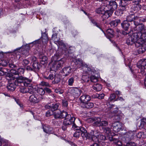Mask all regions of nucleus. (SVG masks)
I'll return each mask as SVG.
<instances>
[{
    "mask_svg": "<svg viewBox=\"0 0 146 146\" xmlns=\"http://www.w3.org/2000/svg\"><path fill=\"white\" fill-rule=\"evenodd\" d=\"M140 33H137V32L133 33L130 36L135 42L136 47H138L141 44L144 42V41L146 40V39H144V37L141 35Z\"/></svg>",
    "mask_w": 146,
    "mask_h": 146,
    "instance_id": "nucleus-1",
    "label": "nucleus"
},
{
    "mask_svg": "<svg viewBox=\"0 0 146 146\" xmlns=\"http://www.w3.org/2000/svg\"><path fill=\"white\" fill-rule=\"evenodd\" d=\"M137 23H135L134 26H132L131 28L134 31H137V33H140L141 35L144 37V39H146V34L145 33V28L144 25L139 23V21H137Z\"/></svg>",
    "mask_w": 146,
    "mask_h": 146,
    "instance_id": "nucleus-2",
    "label": "nucleus"
},
{
    "mask_svg": "<svg viewBox=\"0 0 146 146\" xmlns=\"http://www.w3.org/2000/svg\"><path fill=\"white\" fill-rule=\"evenodd\" d=\"M14 80H16L15 82H17V86H19V84H21V85H24L25 86H30L32 85V80L31 79L28 78L23 77L22 76L19 77L18 78H17L12 75Z\"/></svg>",
    "mask_w": 146,
    "mask_h": 146,
    "instance_id": "nucleus-3",
    "label": "nucleus"
},
{
    "mask_svg": "<svg viewBox=\"0 0 146 146\" xmlns=\"http://www.w3.org/2000/svg\"><path fill=\"white\" fill-rule=\"evenodd\" d=\"M7 78L8 80V84L7 86V89L10 91H14L17 86V82H15L16 80H14L12 75L11 74H8L7 76Z\"/></svg>",
    "mask_w": 146,
    "mask_h": 146,
    "instance_id": "nucleus-4",
    "label": "nucleus"
},
{
    "mask_svg": "<svg viewBox=\"0 0 146 146\" xmlns=\"http://www.w3.org/2000/svg\"><path fill=\"white\" fill-rule=\"evenodd\" d=\"M91 139L95 142H100L101 140H105L106 139V137L101 133L97 132L92 131L90 132Z\"/></svg>",
    "mask_w": 146,
    "mask_h": 146,
    "instance_id": "nucleus-5",
    "label": "nucleus"
},
{
    "mask_svg": "<svg viewBox=\"0 0 146 146\" xmlns=\"http://www.w3.org/2000/svg\"><path fill=\"white\" fill-rule=\"evenodd\" d=\"M140 20L139 17L135 16L134 14H131L127 16L126 18V21L127 22H130L131 24V28L132 26L134 25L135 23H137V21H139Z\"/></svg>",
    "mask_w": 146,
    "mask_h": 146,
    "instance_id": "nucleus-6",
    "label": "nucleus"
},
{
    "mask_svg": "<svg viewBox=\"0 0 146 146\" xmlns=\"http://www.w3.org/2000/svg\"><path fill=\"white\" fill-rule=\"evenodd\" d=\"M137 66L140 69V72L142 74L146 72V59L141 60L137 62Z\"/></svg>",
    "mask_w": 146,
    "mask_h": 146,
    "instance_id": "nucleus-7",
    "label": "nucleus"
},
{
    "mask_svg": "<svg viewBox=\"0 0 146 146\" xmlns=\"http://www.w3.org/2000/svg\"><path fill=\"white\" fill-rule=\"evenodd\" d=\"M64 119L63 121V124L65 126L72 125L74 123L75 118L73 116H72L70 114H68L64 117Z\"/></svg>",
    "mask_w": 146,
    "mask_h": 146,
    "instance_id": "nucleus-8",
    "label": "nucleus"
},
{
    "mask_svg": "<svg viewBox=\"0 0 146 146\" xmlns=\"http://www.w3.org/2000/svg\"><path fill=\"white\" fill-rule=\"evenodd\" d=\"M106 5L105 7H107L108 9L110 11L113 12V11L116 9L117 7V3L114 1L108 0L106 2Z\"/></svg>",
    "mask_w": 146,
    "mask_h": 146,
    "instance_id": "nucleus-9",
    "label": "nucleus"
},
{
    "mask_svg": "<svg viewBox=\"0 0 146 146\" xmlns=\"http://www.w3.org/2000/svg\"><path fill=\"white\" fill-rule=\"evenodd\" d=\"M64 63V61L62 59H61L59 60H56L53 63L51 68L54 71L60 69Z\"/></svg>",
    "mask_w": 146,
    "mask_h": 146,
    "instance_id": "nucleus-10",
    "label": "nucleus"
},
{
    "mask_svg": "<svg viewBox=\"0 0 146 146\" xmlns=\"http://www.w3.org/2000/svg\"><path fill=\"white\" fill-rule=\"evenodd\" d=\"M66 115L67 112L64 111H61L60 110H57L54 112V117L56 119L63 118Z\"/></svg>",
    "mask_w": 146,
    "mask_h": 146,
    "instance_id": "nucleus-11",
    "label": "nucleus"
},
{
    "mask_svg": "<svg viewBox=\"0 0 146 146\" xmlns=\"http://www.w3.org/2000/svg\"><path fill=\"white\" fill-rule=\"evenodd\" d=\"M112 127L115 132H118L121 129L122 124L119 122H115L112 124Z\"/></svg>",
    "mask_w": 146,
    "mask_h": 146,
    "instance_id": "nucleus-12",
    "label": "nucleus"
},
{
    "mask_svg": "<svg viewBox=\"0 0 146 146\" xmlns=\"http://www.w3.org/2000/svg\"><path fill=\"white\" fill-rule=\"evenodd\" d=\"M88 120L91 122H94V124L96 126H100L101 121V119L100 117L90 118L88 119Z\"/></svg>",
    "mask_w": 146,
    "mask_h": 146,
    "instance_id": "nucleus-13",
    "label": "nucleus"
},
{
    "mask_svg": "<svg viewBox=\"0 0 146 146\" xmlns=\"http://www.w3.org/2000/svg\"><path fill=\"white\" fill-rule=\"evenodd\" d=\"M82 92L81 90L77 88H74L71 89V94L75 97L79 96Z\"/></svg>",
    "mask_w": 146,
    "mask_h": 146,
    "instance_id": "nucleus-14",
    "label": "nucleus"
},
{
    "mask_svg": "<svg viewBox=\"0 0 146 146\" xmlns=\"http://www.w3.org/2000/svg\"><path fill=\"white\" fill-rule=\"evenodd\" d=\"M29 100L31 102L35 104L38 103L39 102L38 96L35 94L31 95L29 97Z\"/></svg>",
    "mask_w": 146,
    "mask_h": 146,
    "instance_id": "nucleus-15",
    "label": "nucleus"
},
{
    "mask_svg": "<svg viewBox=\"0 0 146 146\" xmlns=\"http://www.w3.org/2000/svg\"><path fill=\"white\" fill-rule=\"evenodd\" d=\"M78 131L81 133L82 137H84L85 136L87 138L91 139V135H90V134H88L87 133V131L84 128L82 127L80 128Z\"/></svg>",
    "mask_w": 146,
    "mask_h": 146,
    "instance_id": "nucleus-16",
    "label": "nucleus"
},
{
    "mask_svg": "<svg viewBox=\"0 0 146 146\" xmlns=\"http://www.w3.org/2000/svg\"><path fill=\"white\" fill-rule=\"evenodd\" d=\"M141 44L138 47H136L139 48L138 50L139 54L143 53L146 50V42L145 40L144 41V42Z\"/></svg>",
    "mask_w": 146,
    "mask_h": 146,
    "instance_id": "nucleus-17",
    "label": "nucleus"
},
{
    "mask_svg": "<svg viewBox=\"0 0 146 146\" xmlns=\"http://www.w3.org/2000/svg\"><path fill=\"white\" fill-rule=\"evenodd\" d=\"M80 100L81 101V103H85L91 100L90 96L87 94H84L81 96L80 98Z\"/></svg>",
    "mask_w": 146,
    "mask_h": 146,
    "instance_id": "nucleus-18",
    "label": "nucleus"
},
{
    "mask_svg": "<svg viewBox=\"0 0 146 146\" xmlns=\"http://www.w3.org/2000/svg\"><path fill=\"white\" fill-rule=\"evenodd\" d=\"M133 132L132 131L126 132L124 135V137L126 141H129L133 138Z\"/></svg>",
    "mask_w": 146,
    "mask_h": 146,
    "instance_id": "nucleus-19",
    "label": "nucleus"
},
{
    "mask_svg": "<svg viewBox=\"0 0 146 146\" xmlns=\"http://www.w3.org/2000/svg\"><path fill=\"white\" fill-rule=\"evenodd\" d=\"M43 77L48 80H53L54 78V75L50 72H45L43 76Z\"/></svg>",
    "mask_w": 146,
    "mask_h": 146,
    "instance_id": "nucleus-20",
    "label": "nucleus"
},
{
    "mask_svg": "<svg viewBox=\"0 0 146 146\" xmlns=\"http://www.w3.org/2000/svg\"><path fill=\"white\" fill-rule=\"evenodd\" d=\"M106 11H104L103 14H102V18L104 20L107 19L111 16L113 13L108 9Z\"/></svg>",
    "mask_w": 146,
    "mask_h": 146,
    "instance_id": "nucleus-21",
    "label": "nucleus"
},
{
    "mask_svg": "<svg viewBox=\"0 0 146 146\" xmlns=\"http://www.w3.org/2000/svg\"><path fill=\"white\" fill-rule=\"evenodd\" d=\"M121 25L122 28L125 31H127L129 26L131 27V24L126 20H124L123 22L121 23Z\"/></svg>",
    "mask_w": 146,
    "mask_h": 146,
    "instance_id": "nucleus-22",
    "label": "nucleus"
},
{
    "mask_svg": "<svg viewBox=\"0 0 146 146\" xmlns=\"http://www.w3.org/2000/svg\"><path fill=\"white\" fill-rule=\"evenodd\" d=\"M81 107L84 108L89 109L93 108L94 106V104L92 102H85L81 103Z\"/></svg>",
    "mask_w": 146,
    "mask_h": 146,
    "instance_id": "nucleus-23",
    "label": "nucleus"
},
{
    "mask_svg": "<svg viewBox=\"0 0 146 146\" xmlns=\"http://www.w3.org/2000/svg\"><path fill=\"white\" fill-rule=\"evenodd\" d=\"M107 7H106L105 5H104L97 9L96 11L97 13L99 14H103L104 11H107Z\"/></svg>",
    "mask_w": 146,
    "mask_h": 146,
    "instance_id": "nucleus-24",
    "label": "nucleus"
},
{
    "mask_svg": "<svg viewBox=\"0 0 146 146\" xmlns=\"http://www.w3.org/2000/svg\"><path fill=\"white\" fill-rule=\"evenodd\" d=\"M106 37L108 38H112L114 36V32L113 30L109 29L107 30L106 34Z\"/></svg>",
    "mask_w": 146,
    "mask_h": 146,
    "instance_id": "nucleus-25",
    "label": "nucleus"
},
{
    "mask_svg": "<svg viewBox=\"0 0 146 146\" xmlns=\"http://www.w3.org/2000/svg\"><path fill=\"white\" fill-rule=\"evenodd\" d=\"M41 66L39 63H38L36 61L34 62L33 64V69L35 71H38Z\"/></svg>",
    "mask_w": 146,
    "mask_h": 146,
    "instance_id": "nucleus-26",
    "label": "nucleus"
},
{
    "mask_svg": "<svg viewBox=\"0 0 146 146\" xmlns=\"http://www.w3.org/2000/svg\"><path fill=\"white\" fill-rule=\"evenodd\" d=\"M71 68L70 66L64 67L63 69V72L65 76H67L71 73Z\"/></svg>",
    "mask_w": 146,
    "mask_h": 146,
    "instance_id": "nucleus-27",
    "label": "nucleus"
},
{
    "mask_svg": "<svg viewBox=\"0 0 146 146\" xmlns=\"http://www.w3.org/2000/svg\"><path fill=\"white\" fill-rule=\"evenodd\" d=\"M41 40L43 44H46L47 43L48 41V38L47 35L45 33L42 34Z\"/></svg>",
    "mask_w": 146,
    "mask_h": 146,
    "instance_id": "nucleus-28",
    "label": "nucleus"
},
{
    "mask_svg": "<svg viewBox=\"0 0 146 146\" xmlns=\"http://www.w3.org/2000/svg\"><path fill=\"white\" fill-rule=\"evenodd\" d=\"M118 112V113L115 115L114 119L116 121V122H119L123 115V114L121 111Z\"/></svg>",
    "mask_w": 146,
    "mask_h": 146,
    "instance_id": "nucleus-29",
    "label": "nucleus"
},
{
    "mask_svg": "<svg viewBox=\"0 0 146 146\" xmlns=\"http://www.w3.org/2000/svg\"><path fill=\"white\" fill-rule=\"evenodd\" d=\"M39 58L40 59V61L42 64H44L47 62L48 58L46 56L42 54L39 56Z\"/></svg>",
    "mask_w": 146,
    "mask_h": 146,
    "instance_id": "nucleus-30",
    "label": "nucleus"
},
{
    "mask_svg": "<svg viewBox=\"0 0 146 146\" xmlns=\"http://www.w3.org/2000/svg\"><path fill=\"white\" fill-rule=\"evenodd\" d=\"M43 131L47 133H50L51 132L52 129L49 126L44 125L42 126Z\"/></svg>",
    "mask_w": 146,
    "mask_h": 146,
    "instance_id": "nucleus-31",
    "label": "nucleus"
},
{
    "mask_svg": "<svg viewBox=\"0 0 146 146\" xmlns=\"http://www.w3.org/2000/svg\"><path fill=\"white\" fill-rule=\"evenodd\" d=\"M93 89L97 92L100 91L102 88V85L100 84H94L93 86Z\"/></svg>",
    "mask_w": 146,
    "mask_h": 146,
    "instance_id": "nucleus-32",
    "label": "nucleus"
},
{
    "mask_svg": "<svg viewBox=\"0 0 146 146\" xmlns=\"http://www.w3.org/2000/svg\"><path fill=\"white\" fill-rule=\"evenodd\" d=\"M82 80L84 82L86 83H90V78L87 75H83L82 77Z\"/></svg>",
    "mask_w": 146,
    "mask_h": 146,
    "instance_id": "nucleus-33",
    "label": "nucleus"
},
{
    "mask_svg": "<svg viewBox=\"0 0 146 146\" xmlns=\"http://www.w3.org/2000/svg\"><path fill=\"white\" fill-rule=\"evenodd\" d=\"M126 43L128 45H132L135 43L131 36H129L126 40Z\"/></svg>",
    "mask_w": 146,
    "mask_h": 146,
    "instance_id": "nucleus-34",
    "label": "nucleus"
},
{
    "mask_svg": "<svg viewBox=\"0 0 146 146\" xmlns=\"http://www.w3.org/2000/svg\"><path fill=\"white\" fill-rule=\"evenodd\" d=\"M7 71L6 69L0 68V76L6 74H7Z\"/></svg>",
    "mask_w": 146,
    "mask_h": 146,
    "instance_id": "nucleus-35",
    "label": "nucleus"
},
{
    "mask_svg": "<svg viewBox=\"0 0 146 146\" xmlns=\"http://www.w3.org/2000/svg\"><path fill=\"white\" fill-rule=\"evenodd\" d=\"M9 63L7 59H4L0 61V64L2 66H6Z\"/></svg>",
    "mask_w": 146,
    "mask_h": 146,
    "instance_id": "nucleus-36",
    "label": "nucleus"
},
{
    "mask_svg": "<svg viewBox=\"0 0 146 146\" xmlns=\"http://www.w3.org/2000/svg\"><path fill=\"white\" fill-rule=\"evenodd\" d=\"M37 92L40 95H42L44 94L45 91L42 88H38L37 89Z\"/></svg>",
    "mask_w": 146,
    "mask_h": 146,
    "instance_id": "nucleus-37",
    "label": "nucleus"
},
{
    "mask_svg": "<svg viewBox=\"0 0 146 146\" xmlns=\"http://www.w3.org/2000/svg\"><path fill=\"white\" fill-rule=\"evenodd\" d=\"M90 82H96L98 81V79L95 76H91L90 78Z\"/></svg>",
    "mask_w": 146,
    "mask_h": 146,
    "instance_id": "nucleus-38",
    "label": "nucleus"
},
{
    "mask_svg": "<svg viewBox=\"0 0 146 146\" xmlns=\"http://www.w3.org/2000/svg\"><path fill=\"white\" fill-rule=\"evenodd\" d=\"M58 106L59 104H53L52 106L51 110H52L53 111H55L57 110Z\"/></svg>",
    "mask_w": 146,
    "mask_h": 146,
    "instance_id": "nucleus-39",
    "label": "nucleus"
},
{
    "mask_svg": "<svg viewBox=\"0 0 146 146\" xmlns=\"http://www.w3.org/2000/svg\"><path fill=\"white\" fill-rule=\"evenodd\" d=\"M28 88L25 87H20V91L23 93L25 94L27 93Z\"/></svg>",
    "mask_w": 146,
    "mask_h": 146,
    "instance_id": "nucleus-40",
    "label": "nucleus"
},
{
    "mask_svg": "<svg viewBox=\"0 0 146 146\" xmlns=\"http://www.w3.org/2000/svg\"><path fill=\"white\" fill-rule=\"evenodd\" d=\"M104 96V94H97L96 96L95 95H94L93 96V97L95 98H98L99 99H102L103 98Z\"/></svg>",
    "mask_w": 146,
    "mask_h": 146,
    "instance_id": "nucleus-41",
    "label": "nucleus"
},
{
    "mask_svg": "<svg viewBox=\"0 0 146 146\" xmlns=\"http://www.w3.org/2000/svg\"><path fill=\"white\" fill-rule=\"evenodd\" d=\"M110 24L112 27H115L118 25L117 21L116 20L112 21L110 22Z\"/></svg>",
    "mask_w": 146,
    "mask_h": 146,
    "instance_id": "nucleus-42",
    "label": "nucleus"
},
{
    "mask_svg": "<svg viewBox=\"0 0 146 146\" xmlns=\"http://www.w3.org/2000/svg\"><path fill=\"white\" fill-rule=\"evenodd\" d=\"M18 75H19V74L21 75L24 72L25 70L23 68H19L17 70Z\"/></svg>",
    "mask_w": 146,
    "mask_h": 146,
    "instance_id": "nucleus-43",
    "label": "nucleus"
},
{
    "mask_svg": "<svg viewBox=\"0 0 146 146\" xmlns=\"http://www.w3.org/2000/svg\"><path fill=\"white\" fill-rule=\"evenodd\" d=\"M76 62L77 64H79L82 66H84V63L82 60L80 59H78L76 60Z\"/></svg>",
    "mask_w": 146,
    "mask_h": 146,
    "instance_id": "nucleus-44",
    "label": "nucleus"
},
{
    "mask_svg": "<svg viewBox=\"0 0 146 146\" xmlns=\"http://www.w3.org/2000/svg\"><path fill=\"white\" fill-rule=\"evenodd\" d=\"M53 114H54L53 111L51 110H49L46 112V116L48 117Z\"/></svg>",
    "mask_w": 146,
    "mask_h": 146,
    "instance_id": "nucleus-45",
    "label": "nucleus"
},
{
    "mask_svg": "<svg viewBox=\"0 0 146 146\" xmlns=\"http://www.w3.org/2000/svg\"><path fill=\"white\" fill-rule=\"evenodd\" d=\"M74 78L73 77H71L68 80V84L70 86H72L74 82Z\"/></svg>",
    "mask_w": 146,
    "mask_h": 146,
    "instance_id": "nucleus-46",
    "label": "nucleus"
},
{
    "mask_svg": "<svg viewBox=\"0 0 146 146\" xmlns=\"http://www.w3.org/2000/svg\"><path fill=\"white\" fill-rule=\"evenodd\" d=\"M54 82L57 83L60 81V78L58 75L55 76L54 75Z\"/></svg>",
    "mask_w": 146,
    "mask_h": 146,
    "instance_id": "nucleus-47",
    "label": "nucleus"
},
{
    "mask_svg": "<svg viewBox=\"0 0 146 146\" xmlns=\"http://www.w3.org/2000/svg\"><path fill=\"white\" fill-rule=\"evenodd\" d=\"M108 122L105 120L101 121L100 123V126H106L108 125Z\"/></svg>",
    "mask_w": 146,
    "mask_h": 146,
    "instance_id": "nucleus-48",
    "label": "nucleus"
},
{
    "mask_svg": "<svg viewBox=\"0 0 146 146\" xmlns=\"http://www.w3.org/2000/svg\"><path fill=\"white\" fill-rule=\"evenodd\" d=\"M55 92L56 93L59 94H62L64 92L63 90H62L60 88L56 89L55 90Z\"/></svg>",
    "mask_w": 146,
    "mask_h": 146,
    "instance_id": "nucleus-49",
    "label": "nucleus"
},
{
    "mask_svg": "<svg viewBox=\"0 0 146 146\" xmlns=\"http://www.w3.org/2000/svg\"><path fill=\"white\" fill-rule=\"evenodd\" d=\"M81 133L78 130L76 131L74 134V137L76 138H78L80 135Z\"/></svg>",
    "mask_w": 146,
    "mask_h": 146,
    "instance_id": "nucleus-50",
    "label": "nucleus"
},
{
    "mask_svg": "<svg viewBox=\"0 0 146 146\" xmlns=\"http://www.w3.org/2000/svg\"><path fill=\"white\" fill-rule=\"evenodd\" d=\"M11 72L12 74H11L13 76H14V75H18L17 71L15 70H14V69H12V70H11ZM7 74V76L8 74Z\"/></svg>",
    "mask_w": 146,
    "mask_h": 146,
    "instance_id": "nucleus-51",
    "label": "nucleus"
},
{
    "mask_svg": "<svg viewBox=\"0 0 146 146\" xmlns=\"http://www.w3.org/2000/svg\"><path fill=\"white\" fill-rule=\"evenodd\" d=\"M32 85L30 86H29V88H28V90L27 93L28 92L30 94H32L33 92V87L31 86Z\"/></svg>",
    "mask_w": 146,
    "mask_h": 146,
    "instance_id": "nucleus-52",
    "label": "nucleus"
},
{
    "mask_svg": "<svg viewBox=\"0 0 146 146\" xmlns=\"http://www.w3.org/2000/svg\"><path fill=\"white\" fill-rule=\"evenodd\" d=\"M62 104L63 106L65 107H67L68 105V102L65 100H62Z\"/></svg>",
    "mask_w": 146,
    "mask_h": 146,
    "instance_id": "nucleus-53",
    "label": "nucleus"
},
{
    "mask_svg": "<svg viewBox=\"0 0 146 146\" xmlns=\"http://www.w3.org/2000/svg\"><path fill=\"white\" fill-rule=\"evenodd\" d=\"M104 131L107 134L111 133V130L110 128L108 127H105L104 129Z\"/></svg>",
    "mask_w": 146,
    "mask_h": 146,
    "instance_id": "nucleus-54",
    "label": "nucleus"
},
{
    "mask_svg": "<svg viewBox=\"0 0 146 146\" xmlns=\"http://www.w3.org/2000/svg\"><path fill=\"white\" fill-rule=\"evenodd\" d=\"M40 85L43 86H49V84L48 82L42 81L40 83Z\"/></svg>",
    "mask_w": 146,
    "mask_h": 146,
    "instance_id": "nucleus-55",
    "label": "nucleus"
},
{
    "mask_svg": "<svg viewBox=\"0 0 146 146\" xmlns=\"http://www.w3.org/2000/svg\"><path fill=\"white\" fill-rule=\"evenodd\" d=\"M116 98V96L114 94H111L109 98V99L111 101H112L114 99Z\"/></svg>",
    "mask_w": 146,
    "mask_h": 146,
    "instance_id": "nucleus-56",
    "label": "nucleus"
},
{
    "mask_svg": "<svg viewBox=\"0 0 146 146\" xmlns=\"http://www.w3.org/2000/svg\"><path fill=\"white\" fill-rule=\"evenodd\" d=\"M15 100L16 101V102H17V104L18 105H19V106L21 107H23V104L20 102L19 100L18 99H15Z\"/></svg>",
    "mask_w": 146,
    "mask_h": 146,
    "instance_id": "nucleus-57",
    "label": "nucleus"
},
{
    "mask_svg": "<svg viewBox=\"0 0 146 146\" xmlns=\"http://www.w3.org/2000/svg\"><path fill=\"white\" fill-rule=\"evenodd\" d=\"M92 22L97 27L99 28L100 29H101L100 27V26L94 20H91Z\"/></svg>",
    "mask_w": 146,
    "mask_h": 146,
    "instance_id": "nucleus-58",
    "label": "nucleus"
},
{
    "mask_svg": "<svg viewBox=\"0 0 146 146\" xmlns=\"http://www.w3.org/2000/svg\"><path fill=\"white\" fill-rule=\"evenodd\" d=\"M72 128L75 130H78L80 129V127L77 126L75 123L74 122V123L72 124Z\"/></svg>",
    "mask_w": 146,
    "mask_h": 146,
    "instance_id": "nucleus-59",
    "label": "nucleus"
},
{
    "mask_svg": "<svg viewBox=\"0 0 146 146\" xmlns=\"http://www.w3.org/2000/svg\"><path fill=\"white\" fill-rule=\"evenodd\" d=\"M29 63V61L26 59L24 60L23 62V64L24 66L27 65Z\"/></svg>",
    "mask_w": 146,
    "mask_h": 146,
    "instance_id": "nucleus-60",
    "label": "nucleus"
},
{
    "mask_svg": "<svg viewBox=\"0 0 146 146\" xmlns=\"http://www.w3.org/2000/svg\"><path fill=\"white\" fill-rule=\"evenodd\" d=\"M141 0H133V3L135 5H138L141 3Z\"/></svg>",
    "mask_w": 146,
    "mask_h": 146,
    "instance_id": "nucleus-61",
    "label": "nucleus"
},
{
    "mask_svg": "<svg viewBox=\"0 0 146 146\" xmlns=\"http://www.w3.org/2000/svg\"><path fill=\"white\" fill-rule=\"evenodd\" d=\"M58 44L60 46H62L64 47H66L65 44L63 42L62 40L58 41Z\"/></svg>",
    "mask_w": 146,
    "mask_h": 146,
    "instance_id": "nucleus-62",
    "label": "nucleus"
},
{
    "mask_svg": "<svg viewBox=\"0 0 146 146\" xmlns=\"http://www.w3.org/2000/svg\"><path fill=\"white\" fill-rule=\"evenodd\" d=\"M115 114H117L119 113L118 111H121L118 110V108H116L115 109H114V110L112 111Z\"/></svg>",
    "mask_w": 146,
    "mask_h": 146,
    "instance_id": "nucleus-63",
    "label": "nucleus"
},
{
    "mask_svg": "<svg viewBox=\"0 0 146 146\" xmlns=\"http://www.w3.org/2000/svg\"><path fill=\"white\" fill-rule=\"evenodd\" d=\"M127 145H129L130 146H136V144L133 142H128L127 143Z\"/></svg>",
    "mask_w": 146,
    "mask_h": 146,
    "instance_id": "nucleus-64",
    "label": "nucleus"
}]
</instances>
